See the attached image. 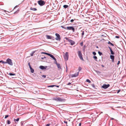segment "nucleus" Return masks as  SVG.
<instances>
[{"label":"nucleus","mask_w":126,"mask_h":126,"mask_svg":"<svg viewBox=\"0 0 126 126\" xmlns=\"http://www.w3.org/2000/svg\"><path fill=\"white\" fill-rule=\"evenodd\" d=\"M63 98L60 97H56L53 98V99L55 101L59 102H65V99H63Z\"/></svg>","instance_id":"1"},{"label":"nucleus","mask_w":126,"mask_h":126,"mask_svg":"<svg viewBox=\"0 0 126 126\" xmlns=\"http://www.w3.org/2000/svg\"><path fill=\"white\" fill-rule=\"evenodd\" d=\"M5 63H8L10 65L12 66L13 65V63L12 62V60L9 58H8L6 60Z\"/></svg>","instance_id":"2"},{"label":"nucleus","mask_w":126,"mask_h":126,"mask_svg":"<svg viewBox=\"0 0 126 126\" xmlns=\"http://www.w3.org/2000/svg\"><path fill=\"white\" fill-rule=\"evenodd\" d=\"M37 2L41 6L44 5L45 3V2L42 0H39Z\"/></svg>","instance_id":"3"},{"label":"nucleus","mask_w":126,"mask_h":126,"mask_svg":"<svg viewBox=\"0 0 126 126\" xmlns=\"http://www.w3.org/2000/svg\"><path fill=\"white\" fill-rule=\"evenodd\" d=\"M55 35L56 36L55 39L57 40L60 41L61 40V38L59 34L58 33H56L55 34Z\"/></svg>","instance_id":"4"},{"label":"nucleus","mask_w":126,"mask_h":126,"mask_svg":"<svg viewBox=\"0 0 126 126\" xmlns=\"http://www.w3.org/2000/svg\"><path fill=\"white\" fill-rule=\"evenodd\" d=\"M78 55L80 59L82 61H84L82 57V54L81 51H78Z\"/></svg>","instance_id":"5"},{"label":"nucleus","mask_w":126,"mask_h":126,"mask_svg":"<svg viewBox=\"0 0 126 126\" xmlns=\"http://www.w3.org/2000/svg\"><path fill=\"white\" fill-rule=\"evenodd\" d=\"M64 58L65 61H67L68 59V53L66 52L64 56Z\"/></svg>","instance_id":"6"},{"label":"nucleus","mask_w":126,"mask_h":126,"mask_svg":"<svg viewBox=\"0 0 126 126\" xmlns=\"http://www.w3.org/2000/svg\"><path fill=\"white\" fill-rule=\"evenodd\" d=\"M65 29L67 30H72L73 31H75V28L72 26L67 27Z\"/></svg>","instance_id":"7"},{"label":"nucleus","mask_w":126,"mask_h":126,"mask_svg":"<svg viewBox=\"0 0 126 126\" xmlns=\"http://www.w3.org/2000/svg\"><path fill=\"white\" fill-rule=\"evenodd\" d=\"M110 86V85L109 84L106 85L105 84H104L102 86V87L104 89H106Z\"/></svg>","instance_id":"8"},{"label":"nucleus","mask_w":126,"mask_h":126,"mask_svg":"<svg viewBox=\"0 0 126 126\" xmlns=\"http://www.w3.org/2000/svg\"><path fill=\"white\" fill-rule=\"evenodd\" d=\"M79 72H78L77 73H76L74 74H72L71 75V77L72 78L74 77H77L78 76V75H79Z\"/></svg>","instance_id":"9"},{"label":"nucleus","mask_w":126,"mask_h":126,"mask_svg":"<svg viewBox=\"0 0 126 126\" xmlns=\"http://www.w3.org/2000/svg\"><path fill=\"white\" fill-rule=\"evenodd\" d=\"M47 66H44L42 65H41L39 66V68L43 70L46 69L47 68Z\"/></svg>","instance_id":"10"},{"label":"nucleus","mask_w":126,"mask_h":126,"mask_svg":"<svg viewBox=\"0 0 126 126\" xmlns=\"http://www.w3.org/2000/svg\"><path fill=\"white\" fill-rule=\"evenodd\" d=\"M110 59L112 60V62L113 63L114 61V56L113 55H111L110 56Z\"/></svg>","instance_id":"11"},{"label":"nucleus","mask_w":126,"mask_h":126,"mask_svg":"<svg viewBox=\"0 0 126 126\" xmlns=\"http://www.w3.org/2000/svg\"><path fill=\"white\" fill-rule=\"evenodd\" d=\"M69 42L70 43L71 45H74L75 44V42L74 41L71 39L70 40H69Z\"/></svg>","instance_id":"12"},{"label":"nucleus","mask_w":126,"mask_h":126,"mask_svg":"<svg viewBox=\"0 0 126 126\" xmlns=\"http://www.w3.org/2000/svg\"><path fill=\"white\" fill-rule=\"evenodd\" d=\"M108 48L110 50L111 54H112V55L114 54V52L112 50L111 48L109 47H108Z\"/></svg>","instance_id":"13"},{"label":"nucleus","mask_w":126,"mask_h":126,"mask_svg":"<svg viewBox=\"0 0 126 126\" xmlns=\"http://www.w3.org/2000/svg\"><path fill=\"white\" fill-rule=\"evenodd\" d=\"M56 64L59 70L62 69L59 63H56Z\"/></svg>","instance_id":"14"},{"label":"nucleus","mask_w":126,"mask_h":126,"mask_svg":"<svg viewBox=\"0 0 126 126\" xmlns=\"http://www.w3.org/2000/svg\"><path fill=\"white\" fill-rule=\"evenodd\" d=\"M46 37L48 39H51L52 37L48 35H46Z\"/></svg>","instance_id":"15"},{"label":"nucleus","mask_w":126,"mask_h":126,"mask_svg":"<svg viewBox=\"0 0 126 126\" xmlns=\"http://www.w3.org/2000/svg\"><path fill=\"white\" fill-rule=\"evenodd\" d=\"M30 9L31 10H33L34 11H36L37 10V9L35 8H32V7H31Z\"/></svg>","instance_id":"16"},{"label":"nucleus","mask_w":126,"mask_h":126,"mask_svg":"<svg viewBox=\"0 0 126 126\" xmlns=\"http://www.w3.org/2000/svg\"><path fill=\"white\" fill-rule=\"evenodd\" d=\"M30 69L31 72L32 73H33L34 71V69L32 67L30 68Z\"/></svg>","instance_id":"17"},{"label":"nucleus","mask_w":126,"mask_h":126,"mask_svg":"<svg viewBox=\"0 0 126 126\" xmlns=\"http://www.w3.org/2000/svg\"><path fill=\"white\" fill-rule=\"evenodd\" d=\"M93 58H94V60L96 61H97V57L96 56H94L93 57Z\"/></svg>","instance_id":"18"},{"label":"nucleus","mask_w":126,"mask_h":126,"mask_svg":"<svg viewBox=\"0 0 126 126\" xmlns=\"http://www.w3.org/2000/svg\"><path fill=\"white\" fill-rule=\"evenodd\" d=\"M51 58H52L54 60H55V57L53 56V55H51V56H50Z\"/></svg>","instance_id":"19"},{"label":"nucleus","mask_w":126,"mask_h":126,"mask_svg":"<svg viewBox=\"0 0 126 126\" xmlns=\"http://www.w3.org/2000/svg\"><path fill=\"white\" fill-rule=\"evenodd\" d=\"M55 86V85H52L48 86H47V87H53Z\"/></svg>","instance_id":"20"},{"label":"nucleus","mask_w":126,"mask_h":126,"mask_svg":"<svg viewBox=\"0 0 126 126\" xmlns=\"http://www.w3.org/2000/svg\"><path fill=\"white\" fill-rule=\"evenodd\" d=\"M108 43L109 44H110L111 46H114V45L113 44L111 43L110 41H109L108 42Z\"/></svg>","instance_id":"21"},{"label":"nucleus","mask_w":126,"mask_h":126,"mask_svg":"<svg viewBox=\"0 0 126 126\" xmlns=\"http://www.w3.org/2000/svg\"><path fill=\"white\" fill-rule=\"evenodd\" d=\"M35 51H33L32 52L31 54V56H33V54L35 53Z\"/></svg>","instance_id":"22"},{"label":"nucleus","mask_w":126,"mask_h":126,"mask_svg":"<svg viewBox=\"0 0 126 126\" xmlns=\"http://www.w3.org/2000/svg\"><path fill=\"white\" fill-rule=\"evenodd\" d=\"M95 72L98 74H100L101 73V72L99 71H98L97 70H95Z\"/></svg>","instance_id":"23"},{"label":"nucleus","mask_w":126,"mask_h":126,"mask_svg":"<svg viewBox=\"0 0 126 126\" xmlns=\"http://www.w3.org/2000/svg\"><path fill=\"white\" fill-rule=\"evenodd\" d=\"M98 53L99 55L100 56L103 55L102 53L100 51H98Z\"/></svg>","instance_id":"24"},{"label":"nucleus","mask_w":126,"mask_h":126,"mask_svg":"<svg viewBox=\"0 0 126 126\" xmlns=\"http://www.w3.org/2000/svg\"><path fill=\"white\" fill-rule=\"evenodd\" d=\"M68 6L67 5H64L63 6V7L65 8H67L68 7Z\"/></svg>","instance_id":"25"},{"label":"nucleus","mask_w":126,"mask_h":126,"mask_svg":"<svg viewBox=\"0 0 126 126\" xmlns=\"http://www.w3.org/2000/svg\"><path fill=\"white\" fill-rule=\"evenodd\" d=\"M19 120V118H18L16 119H14V121H17L18 122Z\"/></svg>","instance_id":"26"},{"label":"nucleus","mask_w":126,"mask_h":126,"mask_svg":"<svg viewBox=\"0 0 126 126\" xmlns=\"http://www.w3.org/2000/svg\"><path fill=\"white\" fill-rule=\"evenodd\" d=\"M9 75L11 76L15 75H16L15 74H13L11 73H9Z\"/></svg>","instance_id":"27"},{"label":"nucleus","mask_w":126,"mask_h":126,"mask_svg":"<svg viewBox=\"0 0 126 126\" xmlns=\"http://www.w3.org/2000/svg\"><path fill=\"white\" fill-rule=\"evenodd\" d=\"M11 122L9 120H7V124L9 125L10 124Z\"/></svg>","instance_id":"28"},{"label":"nucleus","mask_w":126,"mask_h":126,"mask_svg":"<svg viewBox=\"0 0 126 126\" xmlns=\"http://www.w3.org/2000/svg\"><path fill=\"white\" fill-rule=\"evenodd\" d=\"M86 81L89 83H91V81L88 79H87L86 80Z\"/></svg>","instance_id":"29"},{"label":"nucleus","mask_w":126,"mask_h":126,"mask_svg":"<svg viewBox=\"0 0 126 126\" xmlns=\"http://www.w3.org/2000/svg\"><path fill=\"white\" fill-rule=\"evenodd\" d=\"M5 62H5L4 61H0V63H6Z\"/></svg>","instance_id":"30"},{"label":"nucleus","mask_w":126,"mask_h":126,"mask_svg":"<svg viewBox=\"0 0 126 126\" xmlns=\"http://www.w3.org/2000/svg\"><path fill=\"white\" fill-rule=\"evenodd\" d=\"M82 69L80 67H79L78 68L79 72Z\"/></svg>","instance_id":"31"},{"label":"nucleus","mask_w":126,"mask_h":126,"mask_svg":"<svg viewBox=\"0 0 126 126\" xmlns=\"http://www.w3.org/2000/svg\"><path fill=\"white\" fill-rule=\"evenodd\" d=\"M65 38L69 42V40H70V39H69L68 38H67V37H65Z\"/></svg>","instance_id":"32"},{"label":"nucleus","mask_w":126,"mask_h":126,"mask_svg":"<svg viewBox=\"0 0 126 126\" xmlns=\"http://www.w3.org/2000/svg\"><path fill=\"white\" fill-rule=\"evenodd\" d=\"M9 115H5V117H4V118L5 119H6L7 118V117H9Z\"/></svg>","instance_id":"33"},{"label":"nucleus","mask_w":126,"mask_h":126,"mask_svg":"<svg viewBox=\"0 0 126 126\" xmlns=\"http://www.w3.org/2000/svg\"><path fill=\"white\" fill-rule=\"evenodd\" d=\"M28 65L29 66V68H31L32 67H31V65H30V62H29L28 63Z\"/></svg>","instance_id":"34"},{"label":"nucleus","mask_w":126,"mask_h":126,"mask_svg":"<svg viewBox=\"0 0 126 126\" xmlns=\"http://www.w3.org/2000/svg\"><path fill=\"white\" fill-rule=\"evenodd\" d=\"M42 76V77H43V78H46V75H43Z\"/></svg>","instance_id":"35"},{"label":"nucleus","mask_w":126,"mask_h":126,"mask_svg":"<svg viewBox=\"0 0 126 126\" xmlns=\"http://www.w3.org/2000/svg\"><path fill=\"white\" fill-rule=\"evenodd\" d=\"M92 53H93V54L94 55H96V53L95 52H93Z\"/></svg>","instance_id":"36"},{"label":"nucleus","mask_w":126,"mask_h":126,"mask_svg":"<svg viewBox=\"0 0 126 126\" xmlns=\"http://www.w3.org/2000/svg\"><path fill=\"white\" fill-rule=\"evenodd\" d=\"M121 91V90L120 89L119 90H118L117 91V93H119V92H120V91Z\"/></svg>","instance_id":"37"},{"label":"nucleus","mask_w":126,"mask_h":126,"mask_svg":"<svg viewBox=\"0 0 126 126\" xmlns=\"http://www.w3.org/2000/svg\"><path fill=\"white\" fill-rule=\"evenodd\" d=\"M80 45L81 46H83V42H82L80 43Z\"/></svg>","instance_id":"38"},{"label":"nucleus","mask_w":126,"mask_h":126,"mask_svg":"<svg viewBox=\"0 0 126 126\" xmlns=\"http://www.w3.org/2000/svg\"><path fill=\"white\" fill-rule=\"evenodd\" d=\"M120 60L118 62V63H117V65H118L120 63Z\"/></svg>","instance_id":"39"},{"label":"nucleus","mask_w":126,"mask_h":126,"mask_svg":"<svg viewBox=\"0 0 126 126\" xmlns=\"http://www.w3.org/2000/svg\"><path fill=\"white\" fill-rule=\"evenodd\" d=\"M50 124H47L46 125V126H49Z\"/></svg>","instance_id":"40"},{"label":"nucleus","mask_w":126,"mask_h":126,"mask_svg":"<svg viewBox=\"0 0 126 126\" xmlns=\"http://www.w3.org/2000/svg\"><path fill=\"white\" fill-rule=\"evenodd\" d=\"M115 37L116 38H120V37L118 36H116Z\"/></svg>","instance_id":"41"},{"label":"nucleus","mask_w":126,"mask_h":126,"mask_svg":"<svg viewBox=\"0 0 126 126\" xmlns=\"http://www.w3.org/2000/svg\"><path fill=\"white\" fill-rule=\"evenodd\" d=\"M46 57H42L41 58V59L42 60H43L45 58H46Z\"/></svg>","instance_id":"42"},{"label":"nucleus","mask_w":126,"mask_h":126,"mask_svg":"<svg viewBox=\"0 0 126 126\" xmlns=\"http://www.w3.org/2000/svg\"><path fill=\"white\" fill-rule=\"evenodd\" d=\"M74 21V20L73 19H72L70 21L71 22H73Z\"/></svg>","instance_id":"43"},{"label":"nucleus","mask_w":126,"mask_h":126,"mask_svg":"<svg viewBox=\"0 0 126 126\" xmlns=\"http://www.w3.org/2000/svg\"><path fill=\"white\" fill-rule=\"evenodd\" d=\"M48 54L47 55H48L49 56H51V55H52L50 53H48V54Z\"/></svg>","instance_id":"44"},{"label":"nucleus","mask_w":126,"mask_h":126,"mask_svg":"<svg viewBox=\"0 0 126 126\" xmlns=\"http://www.w3.org/2000/svg\"><path fill=\"white\" fill-rule=\"evenodd\" d=\"M55 60V63L56 64V63H57V61H56V59H55V60Z\"/></svg>","instance_id":"45"},{"label":"nucleus","mask_w":126,"mask_h":126,"mask_svg":"<svg viewBox=\"0 0 126 126\" xmlns=\"http://www.w3.org/2000/svg\"><path fill=\"white\" fill-rule=\"evenodd\" d=\"M84 32H82V36H83L84 35Z\"/></svg>","instance_id":"46"},{"label":"nucleus","mask_w":126,"mask_h":126,"mask_svg":"<svg viewBox=\"0 0 126 126\" xmlns=\"http://www.w3.org/2000/svg\"><path fill=\"white\" fill-rule=\"evenodd\" d=\"M71 84V83L70 82H69L67 84V85H69Z\"/></svg>","instance_id":"47"},{"label":"nucleus","mask_w":126,"mask_h":126,"mask_svg":"<svg viewBox=\"0 0 126 126\" xmlns=\"http://www.w3.org/2000/svg\"><path fill=\"white\" fill-rule=\"evenodd\" d=\"M21 123V125H23V123L22 122H21V123Z\"/></svg>","instance_id":"48"},{"label":"nucleus","mask_w":126,"mask_h":126,"mask_svg":"<svg viewBox=\"0 0 126 126\" xmlns=\"http://www.w3.org/2000/svg\"><path fill=\"white\" fill-rule=\"evenodd\" d=\"M64 123H66V124H67V121H64Z\"/></svg>","instance_id":"49"},{"label":"nucleus","mask_w":126,"mask_h":126,"mask_svg":"<svg viewBox=\"0 0 126 126\" xmlns=\"http://www.w3.org/2000/svg\"><path fill=\"white\" fill-rule=\"evenodd\" d=\"M81 123H80L79 124V126H81Z\"/></svg>","instance_id":"50"},{"label":"nucleus","mask_w":126,"mask_h":126,"mask_svg":"<svg viewBox=\"0 0 126 126\" xmlns=\"http://www.w3.org/2000/svg\"><path fill=\"white\" fill-rule=\"evenodd\" d=\"M111 120H114V119L113 118H111Z\"/></svg>","instance_id":"51"},{"label":"nucleus","mask_w":126,"mask_h":126,"mask_svg":"<svg viewBox=\"0 0 126 126\" xmlns=\"http://www.w3.org/2000/svg\"><path fill=\"white\" fill-rule=\"evenodd\" d=\"M85 48H83V51H84L85 50Z\"/></svg>","instance_id":"52"},{"label":"nucleus","mask_w":126,"mask_h":126,"mask_svg":"<svg viewBox=\"0 0 126 126\" xmlns=\"http://www.w3.org/2000/svg\"><path fill=\"white\" fill-rule=\"evenodd\" d=\"M55 86H56L57 87H59V86H58V85H55Z\"/></svg>","instance_id":"53"},{"label":"nucleus","mask_w":126,"mask_h":126,"mask_svg":"<svg viewBox=\"0 0 126 126\" xmlns=\"http://www.w3.org/2000/svg\"><path fill=\"white\" fill-rule=\"evenodd\" d=\"M101 66L103 67H104V66L103 65H101Z\"/></svg>","instance_id":"54"},{"label":"nucleus","mask_w":126,"mask_h":126,"mask_svg":"<svg viewBox=\"0 0 126 126\" xmlns=\"http://www.w3.org/2000/svg\"><path fill=\"white\" fill-rule=\"evenodd\" d=\"M45 52H42L41 53L42 54H45Z\"/></svg>","instance_id":"55"},{"label":"nucleus","mask_w":126,"mask_h":126,"mask_svg":"<svg viewBox=\"0 0 126 126\" xmlns=\"http://www.w3.org/2000/svg\"><path fill=\"white\" fill-rule=\"evenodd\" d=\"M86 47V46L85 45H84V47H83L84 48L85 47V48Z\"/></svg>","instance_id":"56"},{"label":"nucleus","mask_w":126,"mask_h":126,"mask_svg":"<svg viewBox=\"0 0 126 126\" xmlns=\"http://www.w3.org/2000/svg\"><path fill=\"white\" fill-rule=\"evenodd\" d=\"M47 54H48V53H46V52L45 53V54H46L47 55H48Z\"/></svg>","instance_id":"57"},{"label":"nucleus","mask_w":126,"mask_h":126,"mask_svg":"<svg viewBox=\"0 0 126 126\" xmlns=\"http://www.w3.org/2000/svg\"><path fill=\"white\" fill-rule=\"evenodd\" d=\"M17 7V6H15V7L14 8V9H15V8H16Z\"/></svg>","instance_id":"58"},{"label":"nucleus","mask_w":126,"mask_h":126,"mask_svg":"<svg viewBox=\"0 0 126 126\" xmlns=\"http://www.w3.org/2000/svg\"><path fill=\"white\" fill-rule=\"evenodd\" d=\"M96 47L97 48H98V47L97 46H96Z\"/></svg>","instance_id":"59"},{"label":"nucleus","mask_w":126,"mask_h":126,"mask_svg":"<svg viewBox=\"0 0 126 126\" xmlns=\"http://www.w3.org/2000/svg\"><path fill=\"white\" fill-rule=\"evenodd\" d=\"M36 4H37L36 3H34V5H36Z\"/></svg>","instance_id":"60"},{"label":"nucleus","mask_w":126,"mask_h":126,"mask_svg":"<svg viewBox=\"0 0 126 126\" xmlns=\"http://www.w3.org/2000/svg\"><path fill=\"white\" fill-rule=\"evenodd\" d=\"M66 71H67V66H66Z\"/></svg>","instance_id":"61"},{"label":"nucleus","mask_w":126,"mask_h":126,"mask_svg":"<svg viewBox=\"0 0 126 126\" xmlns=\"http://www.w3.org/2000/svg\"><path fill=\"white\" fill-rule=\"evenodd\" d=\"M104 35H101V36H103Z\"/></svg>","instance_id":"62"},{"label":"nucleus","mask_w":126,"mask_h":126,"mask_svg":"<svg viewBox=\"0 0 126 126\" xmlns=\"http://www.w3.org/2000/svg\"><path fill=\"white\" fill-rule=\"evenodd\" d=\"M2 34H3L2 33H1V35H2Z\"/></svg>","instance_id":"63"},{"label":"nucleus","mask_w":126,"mask_h":126,"mask_svg":"<svg viewBox=\"0 0 126 126\" xmlns=\"http://www.w3.org/2000/svg\"><path fill=\"white\" fill-rule=\"evenodd\" d=\"M93 87H94V85L93 86Z\"/></svg>","instance_id":"64"}]
</instances>
